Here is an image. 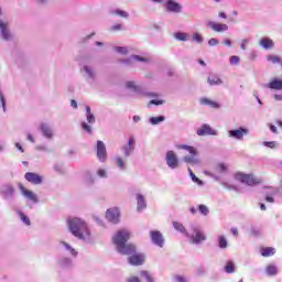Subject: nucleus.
<instances>
[{
	"label": "nucleus",
	"instance_id": "obj_1",
	"mask_svg": "<svg viewBox=\"0 0 282 282\" xmlns=\"http://www.w3.org/2000/svg\"><path fill=\"white\" fill-rule=\"evenodd\" d=\"M67 225L69 232H72V235L77 239H82L83 241L91 239V230H89V226H87V223L82 218H69L67 220Z\"/></svg>",
	"mask_w": 282,
	"mask_h": 282
},
{
	"label": "nucleus",
	"instance_id": "obj_2",
	"mask_svg": "<svg viewBox=\"0 0 282 282\" xmlns=\"http://www.w3.org/2000/svg\"><path fill=\"white\" fill-rule=\"evenodd\" d=\"M177 149L183 150V151H188L189 156L186 155L183 158V161H185L186 164H192L193 166L195 164H199V159L197 158V149L195 147L186 145V144H180L176 145Z\"/></svg>",
	"mask_w": 282,
	"mask_h": 282
},
{
	"label": "nucleus",
	"instance_id": "obj_3",
	"mask_svg": "<svg viewBox=\"0 0 282 282\" xmlns=\"http://www.w3.org/2000/svg\"><path fill=\"white\" fill-rule=\"evenodd\" d=\"M235 180L240 182L241 184H246L247 186H257L261 184V178L254 177V174H246L242 172H238L235 174Z\"/></svg>",
	"mask_w": 282,
	"mask_h": 282
},
{
	"label": "nucleus",
	"instance_id": "obj_4",
	"mask_svg": "<svg viewBox=\"0 0 282 282\" xmlns=\"http://www.w3.org/2000/svg\"><path fill=\"white\" fill-rule=\"evenodd\" d=\"M131 239V232L127 229L118 230L115 236L112 237V242L115 243L117 250L121 248L127 241Z\"/></svg>",
	"mask_w": 282,
	"mask_h": 282
},
{
	"label": "nucleus",
	"instance_id": "obj_5",
	"mask_svg": "<svg viewBox=\"0 0 282 282\" xmlns=\"http://www.w3.org/2000/svg\"><path fill=\"white\" fill-rule=\"evenodd\" d=\"M165 162L170 169H178L180 167V159H177V154L174 151H167L165 155Z\"/></svg>",
	"mask_w": 282,
	"mask_h": 282
},
{
	"label": "nucleus",
	"instance_id": "obj_6",
	"mask_svg": "<svg viewBox=\"0 0 282 282\" xmlns=\"http://www.w3.org/2000/svg\"><path fill=\"white\" fill-rule=\"evenodd\" d=\"M24 180H26V182H29L30 184H34L35 186L39 184H43V176L34 172H26L24 174Z\"/></svg>",
	"mask_w": 282,
	"mask_h": 282
},
{
	"label": "nucleus",
	"instance_id": "obj_7",
	"mask_svg": "<svg viewBox=\"0 0 282 282\" xmlns=\"http://www.w3.org/2000/svg\"><path fill=\"white\" fill-rule=\"evenodd\" d=\"M128 261L130 265H143L145 261L144 253H132L129 258Z\"/></svg>",
	"mask_w": 282,
	"mask_h": 282
},
{
	"label": "nucleus",
	"instance_id": "obj_8",
	"mask_svg": "<svg viewBox=\"0 0 282 282\" xmlns=\"http://www.w3.org/2000/svg\"><path fill=\"white\" fill-rule=\"evenodd\" d=\"M197 135H217V130L212 129L208 123H204L200 128L196 131Z\"/></svg>",
	"mask_w": 282,
	"mask_h": 282
},
{
	"label": "nucleus",
	"instance_id": "obj_9",
	"mask_svg": "<svg viewBox=\"0 0 282 282\" xmlns=\"http://www.w3.org/2000/svg\"><path fill=\"white\" fill-rule=\"evenodd\" d=\"M19 188L22 193V195L24 197H26V199H30L31 202H34L36 204V202H39V197L36 196V194H34V192L25 188V185L24 184H19Z\"/></svg>",
	"mask_w": 282,
	"mask_h": 282
},
{
	"label": "nucleus",
	"instance_id": "obj_10",
	"mask_svg": "<svg viewBox=\"0 0 282 282\" xmlns=\"http://www.w3.org/2000/svg\"><path fill=\"white\" fill-rule=\"evenodd\" d=\"M150 237H151L153 243H155V246H159V248H163L164 236H162V232H160L159 230H153L150 232Z\"/></svg>",
	"mask_w": 282,
	"mask_h": 282
},
{
	"label": "nucleus",
	"instance_id": "obj_11",
	"mask_svg": "<svg viewBox=\"0 0 282 282\" xmlns=\"http://www.w3.org/2000/svg\"><path fill=\"white\" fill-rule=\"evenodd\" d=\"M106 217L109 221L118 224V219H120V209H118V207L108 209L106 212Z\"/></svg>",
	"mask_w": 282,
	"mask_h": 282
},
{
	"label": "nucleus",
	"instance_id": "obj_12",
	"mask_svg": "<svg viewBox=\"0 0 282 282\" xmlns=\"http://www.w3.org/2000/svg\"><path fill=\"white\" fill-rule=\"evenodd\" d=\"M97 158L100 162H105L107 160V148L102 141H97Z\"/></svg>",
	"mask_w": 282,
	"mask_h": 282
},
{
	"label": "nucleus",
	"instance_id": "obj_13",
	"mask_svg": "<svg viewBox=\"0 0 282 282\" xmlns=\"http://www.w3.org/2000/svg\"><path fill=\"white\" fill-rule=\"evenodd\" d=\"M117 251L120 252V254H127V256L135 254V245H133V243L127 245V242H126L123 246L119 247L117 249Z\"/></svg>",
	"mask_w": 282,
	"mask_h": 282
},
{
	"label": "nucleus",
	"instance_id": "obj_14",
	"mask_svg": "<svg viewBox=\"0 0 282 282\" xmlns=\"http://www.w3.org/2000/svg\"><path fill=\"white\" fill-rule=\"evenodd\" d=\"M195 236L191 237L192 243H202V241H206V235L199 230V228L194 227Z\"/></svg>",
	"mask_w": 282,
	"mask_h": 282
},
{
	"label": "nucleus",
	"instance_id": "obj_15",
	"mask_svg": "<svg viewBox=\"0 0 282 282\" xmlns=\"http://www.w3.org/2000/svg\"><path fill=\"white\" fill-rule=\"evenodd\" d=\"M165 8L167 12H174V13H180L182 12V6H180V3L173 1V0H169L165 3Z\"/></svg>",
	"mask_w": 282,
	"mask_h": 282
},
{
	"label": "nucleus",
	"instance_id": "obj_16",
	"mask_svg": "<svg viewBox=\"0 0 282 282\" xmlns=\"http://www.w3.org/2000/svg\"><path fill=\"white\" fill-rule=\"evenodd\" d=\"M229 135H230V138H236V140H242L243 135H248V129L240 128L237 130H230Z\"/></svg>",
	"mask_w": 282,
	"mask_h": 282
},
{
	"label": "nucleus",
	"instance_id": "obj_17",
	"mask_svg": "<svg viewBox=\"0 0 282 282\" xmlns=\"http://www.w3.org/2000/svg\"><path fill=\"white\" fill-rule=\"evenodd\" d=\"M199 102H200V105H203L205 107H210L212 109H219V107H221L219 105V102L208 99L206 97L200 98Z\"/></svg>",
	"mask_w": 282,
	"mask_h": 282
},
{
	"label": "nucleus",
	"instance_id": "obj_18",
	"mask_svg": "<svg viewBox=\"0 0 282 282\" xmlns=\"http://www.w3.org/2000/svg\"><path fill=\"white\" fill-rule=\"evenodd\" d=\"M134 149H135V138L130 137L128 144L124 147V155L129 158V155L133 153Z\"/></svg>",
	"mask_w": 282,
	"mask_h": 282
},
{
	"label": "nucleus",
	"instance_id": "obj_19",
	"mask_svg": "<svg viewBox=\"0 0 282 282\" xmlns=\"http://www.w3.org/2000/svg\"><path fill=\"white\" fill-rule=\"evenodd\" d=\"M208 28H212L214 32H226V30H228V24L208 22Z\"/></svg>",
	"mask_w": 282,
	"mask_h": 282
},
{
	"label": "nucleus",
	"instance_id": "obj_20",
	"mask_svg": "<svg viewBox=\"0 0 282 282\" xmlns=\"http://www.w3.org/2000/svg\"><path fill=\"white\" fill-rule=\"evenodd\" d=\"M0 30L4 41H10L11 35H10V31L8 30V23L3 22V20H0Z\"/></svg>",
	"mask_w": 282,
	"mask_h": 282
},
{
	"label": "nucleus",
	"instance_id": "obj_21",
	"mask_svg": "<svg viewBox=\"0 0 282 282\" xmlns=\"http://www.w3.org/2000/svg\"><path fill=\"white\" fill-rule=\"evenodd\" d=\"M267 87L269 89H275L278 91H281L282 90V79H272L268 85Z\"/></svg>",
	"mask_w": 282,
	"mask_h": 282
},
{
	"label": "nucleus",
	"instance_id": "obj_22",
	"mask_svg": "<svg viewBox=\"0 0 282 282\" xmlns=\"http://www.w3.org/2000/svg\"><path fill=\"white\" fill-rule=\"evenodd\" d=\"M1 194L4 199H8V197H12V195H14V187L12 185H4L1 189Z\"/></svg>",
	"mask_w": 282,
	"mask_h": 282
},
{
	"label": "nucleus",
	"instance_id": "obj_23",
	"mask_svg": "<svg viewBox=\"0 0 282 282\" xmlns=\"http://www.w3.org/2000/svg\"><path fill=\"white\" fill-rule=\"evenodd\" d=\"M260 45L264 50H272V47H274V42L270 37H263L260 40Z\"/></svg>",
	"mask_w": 282,
	"mask_h": 282
},
{
	"label": "nucleus",
	"instance_id": "obj_24",
	"mask_svg": "<svg viewBox=\"0 0 282 282\" xmlns=\"http://www.w3.org/2000/svg\"><path fill=\"white\" fill-rule=\"evenodd\" d=\"M207 83L213 87V86L223 85L224 80H221V78H219V76L217 75H212L207 78Z\"/></svg>",
	"mask_w": 282,
	"mask_h": 282
},
{
	"label": "nucleus",
	"instance_id": "obj_25",
	"mask_svg": "<svg viewBox=\"0 0 282 282\" xmlns=\"http://www.w3.org/2000/svg\"><path fill=\"white\" fill-rule=\"evenodd\" d=\"M274 252L276 251L272 247H265L260 249V253L262 257H272L274 256Z\"/></svg>",
	"mask_w": 282,
	"mask_h": 282
},
{
	"label": "nucleus",
	"instance_id": "obj_26",
	"mask_svg": "<svg viewBox=\"0 0 282 282\" xmlns=\"http://www.w3.org/2000/svg\"><path fill=\"white\" fill-rule=\"evenodd\" d=\"M40 129H41L43 135H45V138H52V129H50V126L42 123L40 126Z\"/></svg>",
	"mask_w": 282,
	"mask_h": 282
},
{
	"label": "nucleus",
	"instance_id": "obj_27",
	"mask_svg": "<svg viewBox=\"0 0 282 282\" xmlns=\"http://www.w3.org/2000/svg\"><path fill=\"white\" fill-rule=\"evenodd\" d=\"M138 202V210H142V208H147V202L144 200V196L141 194L137 195Z\"/></svg>",
	"mask_w": 282,
	"mask_h": 282
},
{
	"label": "nucleus",
	"instance_id": "obj_28",
	"mask_svg": "<svg viewBox=\"0 0 282 282\" xmlns=\"http://www.w3.org/2000/svg\"><path fill=\"white\" fill-rule=\"evenodd\" d=\"M173 227L175 228V230H178V232H183L184 235H186V237H188V232H186V228H184V225H182V223L174 221Z\"/></svg>",
	"mask_w": 282,
	"mask_h": 282
},
{
	"label": "nucleus",
	"instance_id": "obj_29",
	"mask_svg": "<svg viewBox=\"0 0 282 282\" xmlns=\"http://www.w3.org/2000/svg\"><path fill=\"white\" fill-rule=\"evenodd\" d=\"M176 41H188L191 36L187 33L177 32L174 34Z\"/></svg>",
	"mask_w": 282,
	"mask_h": 282
},
{
	"label": "nucleus",
	"instance_id": "obj_30",
	"mask_svg": "<svg viewBox=\"0 0 282 282\" xmlns=\"http://www.w3.org/2000/svg\"><path fill=\"white\" fill-rule=\"evenodd\" d=\"M265 272L269 276H275V274L278 273L276 267L269 264L265 269Z\"/></svg>",
	"mask_w": 282,
	"mask_h": 282
},
{
	"label": "nucleus",
	"instance_id": "obj_31",
	"mask_svg": "<svg viewBox=\"0 0 282 282\" xmlns=\"http://www.w3.org/2000/svg\"><path fill=\"white\" fill-rule=\"evenodd\" d=\"M225 272H227V274H232V272H235V263H232V261L227 262L225 265Z\"/></svg>",
	"mask_w": 282,
	"mask_h": 282
},
{
	"label": "nucleus",
	"instance_id": "obj_32",
	"mask_svg": "<svg viewBox=\"0 0 282 282\" xmlns=\"http://www.w3.org/2000/svg\"><path fill=\"white\" fill-rule=\"evenodd\" d=\"M218 246L219 248H228V240H226L225 236H219L218 237Z\"/></svg>",
	"mask_w": 282,
	"mask_h": 282
},
{
	"label": "nucleus",
	"instance_id": "obj_33",
	"mask_svg": "<svg viewBox=\"0 0 282 282\" xmlns=\"http://www.w3.org/2000/svg\"><path fill=\"white\" fill-rule=\"evenodd\" d=\"M165 118L164 116H159V117H152L150 119L151 124H160V122H164Z\"/></svg>",
	"mask_w": 282,
	"mask_h": 282
},
{
	"label": "nucleus",
	"instance_id": "obj_34",
	"mask_svg": "<svg viewBox=\"0 0 282 282\" xmlns=\"http://www.w3.org/2000/svg\"><path fill=\"white\" fill-rule=\"evenodd\" d=\"M189 177L196 183L202 184V180H199L197 176H195V173H193V170L188 167Z\"/></svg>",
	"mask_w": 282,
	"mask_h": 282
},
{
	"label": "nucleus",
	"instance_id": "obj_35",
	"mask_svg": "<svg viewBox=\"0 0 282 282\" xmlns=\"http://www.w3.org/2000/svg\"><path fill=\"white\" fill-rule=\"evenodd\" d=\"M141 276H144L148 282H155L149 271H141Z\"/></svg>",
	"mask_w": 282,
	"mask_h": 282
},
{
	"label": "nucleus",
	"instance_id": "obj_36",
	"mask_svg": "<svg viewBox=\"0 0 282 282\" xmlns=\"http://www.w3.org/2000/svg\"><path fill=\"white\" fill-rule=\"evenodd\" d=\"M63 246L66 248V250H69L73 257H76L78 254V251L72 248V246H69L67 242H63Z\"/></svg>",
	"mask_w": 282,
	"mask_h": 282
},
{
	"label": "nucleus",
	"instance_id": "obj_37",
	"mask_svg": "<svg viewBox=\"0 0 282 282\" xmlns=\"http://www.w3.org/2000/svg\"><path fill=\"white\" fill-rule=\"evenodd\" d=\"M216 170L218 171V173H226V171H228V167L224 163H218L216 165Z\"/></svg>",
	"mask_w": 282,
	"mask_h": 282
},
{
	"label": "nucleus",
	"instance_id": "obj_38",
	"mask_svg": "<svg viewBox=\"0 0 282 282\" xmlns=\"http://www.w3.org/2000/svg\"><path fill=\"white\" fill-rule=\"evenodd\" d=\"M241 59L239 58V56H237V55H232V56H230V58H229V63H230V65H239V62H240Z\"/></svg>",
	"mask_w": 282,
	"mask_h": 282
},
{
	"label": "nucleus",
	"instance_id": "obj_39",
	"mask_svg": "<svg viewBox=\"0 0 282 282\" xmlns=\"http://www.w3.org/2000/svg\"><path fill=\"white\" fill-rule=\"evenodd\" d=\"M198 210L204 216L208 215V213H209L208 207L206 205H199Z\"/></svg>",
	"mask_w": 282,
	"mask_h": 282
},
{
	"label": "nucleus",
	"instance_id": "obj_40",
	"mask_svg": "<svg viewBox=\"0 0 282 282\" xmlns=\"http://www.w3.org/2000/svg\"><path fill=\"white\" fill-rule=\"evenodd\" d=\"M126 87L128 89H133L134 91H138V87L135 86V82H127Z\"/></svg>",
	"mask_w": 282,
	"mask_h": 282
},
{
	"label": "nucleus",
	"instance_id": "obj_41",
	"mask_svg": "<svg viewBox=\"0 0 282 282\" xmlns=\"http://www.w3.org/2000/svg\"><path fill=\"white\" fill-rule=\"evenodd\" d=\"M20 219L26 225L30 226V218L25 214L20 213Z\"/></svg>",
	"mask_w": 282,
	"mask_h": 282
},
{
	"label": "nucleus",
	"instance_id": "obj_42",
	"mask_svg": "<svg viewBox=\"0 0 282 282\" xmlns=\"http://www.w3.org/2000/svg\"><path fill=\"white\" fill-rule=\"evenodd\" d=\"M82 129L86 131V133H91V126L87 124V122L82 123Z\"/></svg>",
	"mask_w": 282,
	"mask_h": 282
},
{
	"label": "nucleus",
	"instance_id": "obj_43",
	"mask_svg": "<svg viewBox=\"0 0 282 282\" xmlns=\"http://www.w3.org/2000/svg\"><path fill=\"white\" fill-rule=\"evenodd\" d=\"M193 40L196 41V43H202L204 37L199 33H194Z\"/></svg>",
	"mask_w": 282,
	"mask_h": 282
},
{
	"label": "nucleus",
	"instance_id": "obj_44",
	"mask_svg": "<svg viewBox=\"0 0 282 282\" xmlns=\"http://www.w3.org/2000/svg\"><path fill=\"white\" fill-rule=\"evenodd\" d=\"M115 13L118 17H122L123 19H127L129 17V13H127L126 11H122V10H117V11H115Z\"/></svg>",
	"mask_w": 282,
	"mask_h": 282
},
{
	"label": "nucleus",
	"instance_id": "obj_45",
	"mask_svg": "<svg viewBox=\"0 0 282 282\" xmlns=\"http://www.w3.org/2000/svg\"><path fill=\"white\" fill-rule=\"evenodd\" d=\"M86 118H87V122H89V124H94V122H96V117L94 116V113L87 115Z\"/></svg>",
	"mask_w": 282,
	"mask_h": 282
},
{
	"label": "nucleus",
	"instance_id": "obj_46",
	"mask_svg": "<svg viewBox=\"0 0 282 282\" xmlns=\"http://www.w3.org/2000/svg\"><path fill=\"white\" fill-rule=\"evenodd\" d=\"M116 162H117V166H119V169H124V161L122 160V158H117Z\"/></svg>",
	"mask_w": 282,
	"mask_h": 282
},
{
	"label": "nucleus",
	"instance_id": "obj_47",
	"mask_svg": "<svg viewBox=\"0 0 282 282\" xmlns=\"http://www.w3.org/2000/svg\"><path fill=\"white\" fill-rule=\"evenodd\" d=\"M116 52H118L119 54H127L128 51H127V47L117 46Z\"/></svg>",
	"mask_w": 282,
	"mask_h": 282
},
{
	"label": "nucleus",
	"instance_id": "obj_48",
	"mask_svg": "<svg viewBox=\"0 0 282 282\" xmlns=\"http://www.w3.org/2000/svg\"><path fill=\"white\" fill-rule=\"evenodd\" d=\"M111 32H118L120 30H122V24H115L113 26H111Z\"/></svg>",
	"mask_w": 282,
	"mask_h": 282
},
{
	"label": "nucleus",
	"instance_id": "obj_49",
	"mask_svg": "<svg viewBox=\"0 0 282 282\" xmlns=\"http://www.w3.org/2000/svg\"><path fill=\"white\" fill-rule=\"evenodd\" d=\"M208 44L209 45H219V40L215 39V37H212L209 41H208Z\"/></svg>",
	"mask_w": 282,
	"mask_h": 282
},
{
	"label": "nucleus",
	"instance_id": "obj_50",
	"mask_svg": "<svg viewBox=\"0 0 282 282\" xmlns=\"http://www.w3.org/2000/svg\"><path fill=\"white\" fill-rule=\"evenodd\" d=\"M264 144L265 147H269V149H274V147H276V142L274 141L265 142Z\"/></svg>",
	"mask_w": 282,
	"mask_h": 282
},
{
	"label": "nucleus",
	"instance_id": "obj_51",
	"mask_svg": "<svg viewBox=\"0 0 282 282\" xmlns=\"http://www.w3.org/2000/svg\"><path fill=\"white\" fill-rule=\"evenodd\" d=\"M99 177H107V172L102 169L98 170Z\"/></svg>",
	"mask_w": 282,
	"mask_h": 282
},
{
	"label": "nucleus",
	"instance_id": "obj_52",
	"mask_svg": "<svg viewBox=\"0 0 282 282\" xmlns=\"http://www.w3.org/2000/svg\"><path fill=\"white\" fill-rule=\"evenodd\" d=\"M133 58H134V61H140L141 63L147 62V58L141 57L140 55H134Z\"/></svg>",
	"mask_w": 282,
	"mask_h": 282
},
{
	"label": "nucleus",
	"instance_id": "obj_53",
	"mask_svg": "<svg viewBox=\"0 0 282 282\" xmlns=\"http://www.w3.org/2000/svg\"><path fill=\"white\" fill-rule=\"evenodd\" d=\"M175 279L177 282H188V281H186V278L181 276V275H176Z\"/></svg>",
	"mask_w": 282,
	"mask_h": 282
},
{
	"label": "nucleus",
	"instance_id": "obj_54",
	"mask_svg": "<svg viewBox=\"0 0 282 282\" xmlns=\"http://www.w3.org/2000/svg\"><path fill=\"white\" fill-rule=\"evenodd\" d=\"M128 282H140V278L139 276H131L130 279H128Z\"/></svg>",
	"mask_w": 282,
	"mask_h": 282
},
{
	"label": "nucleus",
	"instance_id": "obj_55",
	"mask_svg": "<svg viewBox=\"0 0 282 282\" xmlns=\"http://www.w3.org/2000/svg\"><path fill=\"white\" fill-rule=\"evenodd\" d=\"M231 234L234 237H239V230L237 228H231Z\"/></svg>",
	"mask_w": 282,
	"mask_h": 282
},
{
	"label": "nucleus",
	"instance_id": "obj_56",
	"mask_svg": "<svg viewBox=\"0 0 282 282\" xmlns=\"http://www.w3.org/2000/svg\"><path fill=\"white\" fill-rule=\"evenodd\" d=\"M70 107H73L74 109H78V104L76 102V100H70Z\"/></svg>",
	"mask_w": 282,
	"mask_h": 282
},
{
	"label": "nucleus",
	"instance_id": "obj_57",
	"mask_svg": "<svg viewBox=\"0 0 282 282\" xmlns=\"http://www.w3.org/2000/svg\"><path fill=\"white\" fill-rule=\"evenodd\" d=\"M84 69H85V73H86V74H88V75H90V76H94V73L91 72V69H89L88 66H85Z\"/></svg>",
	"mask_w": 282,
	"mask_h": 282
},
{
	"label": "nucleus",
	"instance_id": "obj_58",
	"mask_svg": "<svg viewBox=\"0 0 282 282\" xmlns=\"http://www.w3.org/2000/svg\"><path fill=\"white\" fill-rule=\"evenodd\" d=\"M150 105H162V100L152 99V100L150 101Z\"/></svg>",
	"mask_w": 282,
	"mask_h": 282
},
{
	"label": "nucleus",
	"instance_id": "obj_59",
	"mask_svg": "<svg viewBox=\"0 0 282 282\" xmlns=\"http://www.w3.org/2000/svg\"><path fill=\"white\" fill-rule=\"evenodd\" d=\"M270 131H272V133H279V131L276 130V126L270 124Z\"/></svg>",
	"mask_w": 282,
	"mask_h": 282
},
{
	"label": "nucleus",
	"instance_id": "obj_60",
	"mask_svg": "<svg viewBox=\"0 0 282 282\" xmlns=\"http://www.w3.org/2000/svg\"><path fill=\"white\" fill-rule=\"evenodd\" d=\"M0 100H1L3 109H6V98L1 94H0Z\"/></svg>",
	"mask_w": 282,
	"mask_h": 282
},
{
	"label": "nucleus",
	"instance_id": "obj_61",
	"mask_svg": "<svg viewBox=\"0 0 282 282\" xmlns=\"http://www.w3.org/2000/svg\"><path fill=\"white\" fill-rule=\"evenodd\" d=\"M224 45H227V47H230V45H231L230 40H229V39H226V40L224 41Z\"/></svg>",
	"mask_w": 282,
	"mask_h": 282
},
{
	"label": "nucleus",
	"instance_id": "obj_62",
	"mask_svg": "<svg viewBox=\"0 0 282 282\" xmlns=\"http://www.w3.org/2000/svg\"><path fill=\"white\" fill-rule=\"evenodd\" d=\"M218 17H220V19H228V17L224 12H219Z\"/></svg>",
	"mask_w": 282,
	"mask_h": 282
},
{
	"label": "nucleus",
	"instance_id": "obj_63",
	"mask_svg": "<svg viewBox=\"0 0 282 282\" xmlns=\"http://www.w3.org/2000/svg\"><path fill=\"white\" fill-rule=\"evenodd\" d=\"M267 202H270L271 204L274 202V198L272 196H267Z\"/></svg>",
	"mask_w": 282,
	"mask_h": 282
},
{
	"label": "nucleus",
	"instance_id": "obj_64",
	"mask_svg": "<svg viewBox=\"0 0 282 282\" xmlns=\"http://www.w3.org/2000/svg\"><path fill=\"white\" fill-rule=\"evenodd\" d=\"M275 100H282V95H274Z\"/></svg>",
	"mask_w": 282,
	"mask_h": 282
}]
</instances>
